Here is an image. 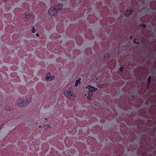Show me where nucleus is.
<instances>
[{"label": "nucleus", "mask_w": 156, "mask_h": 156, "mask_svg": "<svg viewBox=\"0 0 156 156\" xmlns=\"http://www.w3.org/2000/svg\"><path fill=\"white\" fill-rule=\"evenodd\" d=\"M32 99V98L30 96L27 97L25 99L20 98L16 101V105L19 107H25L31 101Z\"/></svg>", "instance_id": "obj_1"}, {"label": "nucleus", "mask_w": 156, "mask_h": 156, "mask_svg": "<svg viewBox=\"0 0 156 156\" xmlns=\"http://www.w3.org/2000/svg\"><path fill=\"white\" fill-rule=\"evenodd\" d=\"M64 94L66 97L71 100H73L75 98V96L73 93V89L72 87L69 88L67 91H65L64 92Z\"/></svg>", "instance_id": "obj_2"}, {"label": "nucleus", "mask_w": 156, "mask_h": 156, "mask_svg": "<svg viewBox=\"0 0 156 156\" xmlns=\"http://www.w3.org/2000/svg\"><path fill=\"white\" fill-rule=\"evenodd\" d=\"M86 90H88L87 91V94H85V95H87V99L89 100H90V97L93 94L92 92L95 90V88L90 85H89L86 88Z\"/></svg>", "instance_id": "obj_3"}, {"label": "nucleus", "mask_w": 156, "mask_h": 156, "mask_svg": "<svg viewBox=\"0 0 156 156\" xmlns=\"http://www.w3.org/2000/svg\"><path fill=\"white\" fill-rule=\"evenodd\" d=\"M48 14L51 16H55L57 14V11L54 6L51 7L48 11Z\"/></svg>", "instance_id": "obj_4"}, {"label": "nucleus", "mask_w": 156, "mask_h": 156, "mask_svg": "<svg viewBox=\"0 0 156 156\" xmlns=\"http://www.w3.org/2000/svg\"><path fill=\"white\" fill-rule=\"evenodd\" d=\"M55 78L54 76H51V74L49 72H48L46 77V80L47 81H51L53 80Z\"/></svg>", "instance_id": "obj_5"}, {"label": "nucleus", "mask_w": 156, "mask_h": 156, "mask_svg": "<svg viewBox=\"0 0 156 156\" xmlns=\"http://www.w3.org/2000/svg\"><path fill=\"white\" fill-rule=\"evenodd\" d=\"M133 8L127 9L125 12V16L128 17L130 15L132 14L133 12Z\"/></svg>", "instance_id": "obj_6"}, {"label": "nucleus", "mask_w": 156, "mask_h": 156, "mask_svg": "<svg viewBox=\"0 0 156 156\" xmlns=\"http://www.w3.org/2000/svg\"><path fill=\"white\" fill-rule=\"evenodd\" d=\"M63 7V5L62 4H59L58 5H56L55 8L57 9V10H61Z\"/></svg>", "instance_id": "obj_7"}, {"label": "nucleus", "mask_w": 156, "mask_h": 156, "mask_svg": "<svg viewBox=\"0 0 156 156\" xmlns=\"http://www.w3.org/2000/svg\"><path fill=\"white\" fill-rule=\"evenodd\" d=\"M26 18L27 20L29 19L30 17L31 16V14L28 12H26L25 13Z\"/></svg>", "instance_id": "obj_8"}, {"label": "nucleus", "mask_w": 156, "mask_h": 156, "mask_svg": "<svg viewBox=\"0 0 156 156\" xmlns=\"http://www.w3.org/2000/svg\"><path fill=\"white\" fill-rule=\"evenodd\" d=\"M80 79L79 78L78 80H77L75 83V85L76 86H77L78 85V84H79L80 81Z\"/></svg>", "instance_id": "obj_9"}, {"label": "nucleus", "mask_w": 156, "mask_h": 156, "mask_svg": "<svg viewBox=\"0 0 156 156\" xmlns=\"http://www.w3.org/2000/svg\"><path fill=\"white\" fill-rule=\"evenodd\" d=\"M151 76H149L147 79V84L148 85H150L151 83Z\"/></svg>", "instance_id": "obj_10"}, {"label": "nucleus", "mask_w": 156, "mask_h": 156, "mask_svg": "<svg viewBox=\"0 0 156 156\" xmlns=\"http://www.w3.org/2000/svg\"><path fill=\"white\" fill-rule=\"evenodd\" d=\"M109 54L107 53L104 56V58H108L109 57Z\"/></svg>", "instance_id": "obj_11"}, {"label": "nucleus", "mask_w": 156, "mask_h": 156, "mask_svg": "<svg viewBox=\"0 0 156 156\" xmlns=\"http://www.w3.org/2000/svg\"><path fill=\"white\" fill-rule=\"evenodd\" d=\"M33 29L32 30V32L33 33H35L36 32V30L34 29V27H32Z\"/></svg>", "instance_id": "obj_12"}, {"label": "nucleus", "mask_w": 156, "mask_h": 156, "mask_svg": "<svg viewBox=\"0 0 156 156\" xmlns=\"http://www.w3.org/2000/svg\"><path fill=\"white\" fill-rule=\"evenodd\" d=\"M141 26L145 28L146 27V26H147V25L146 24H141Z\"/></svg>", "instance_id": "obj_13"}, {"label": "nucleus", "mask_w": 156, "mask_h": 156, "mask_svg": "<svg viewBox=\"0 0 156 156\" xmlns=\"http://www.w3.org/2000/svg\"><path fill=\"white\" fill-rule=\"evenodd\" d=\"M5 110H6L7 111H9L11 110V109L10 108H7V107H6L5 108ZM11 110H12V109H11Z\"/></svg>", "instance_id": "obj_14"}, {"label": "nucleus", "mask_w": 156, "mask_h": 156, "mask_svg": "<svg viewBox=\"0 0 156 156\" xmlns=\"http://www.w3.org/2000/svg\"><path fill=\"white\" fill-rule=\"evenodd\" d=\"M133 41L134 43L136 44H139V42H136L135 41V39H134L133 40Z\"/></svg>", "instance_id": "obj_15"}, {"label": "nucleus", "mask_w": 156, "mask_h": 156, "mask_svg": "<svg viewBox=\"0 0 156 156\" xmlns=\"http://www.w3.org/2000/svg\"><path fill=\"white\" fill-rule=\"evenodd\" d=\"M123 67L122 66H121L120 68V69H119L120 71L121 72H122L123 70Z\"/></svg>", "instance_id": "obj_16"}, {"label": "nucleus", "mask_w": 156, "mask_h": 156, "mask_svg": "<svg viewBox=\"0 0 156 156\" xmlns=\"http://www.w3.org/2000/svg\"><path fill=\"white\" fill-rule=\"evenodd\" d=\"M149 85H147V89H148V88H149Z\"/></svg>", "instance_id": "obj_17"}, {"label": "nucleus", "mask_w": 156, "mask_h": 156, "mask_svg": "<svg viewBox=\"0 0 156 156\" xmlns=\"http://www.w3.org/2000/svg\"><path fill=\"white\" fill-rule=\"evenodd\" d=\"M36 35L37 36H39V34H38V33H37L36 34Z\"/></svg>", "instance_id": "obj_18"}, {"label": "nucleus", "mask_w": 156, "mask_h": 156, "mask_svg": "<svg viewBox=\"0 0 156 156\" xmlns=\"http://www.w3.org/2000/svg\"><path fill=\"white\" fill-rule=\"evenodd\" d=\"M130 39H132L133 38H132V36H130Z\"/></svg>", "instance_id": "obj_19"}, {"label": "nucleus", "mask_w": 156, "mask_h": 156, "mask_svg": "<svg viewBox=\"0 0 156 156\" xmlns=\"http://www.w3.org/2000/svg\"><path fill=\"white\" fill-rule=\"evenodd\" d=\"M4 1L5 2H6L7 1V0H4Z\"/></svg>", "instance_id": "obj_20"}]
</instances>
